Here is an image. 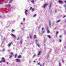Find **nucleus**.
Returning a JSON list of instances; mask_svg holds the SVG:
<instances>
[{
	"label": "nucleus",
	"instance_id": "10",
	"mask_svg": "<svg viewBox=\"0 0 66 66\" xmlns=\"http://www.w3.org/2000/svg\"><path fill=\"white\" fill-rule=\"evenodd\" d=\"M11 36H12V37H16V36H15V35L13 34L11 35Z\"/></svg>",
	"mask_w": 66,
	"mask_h": 66
},
{
	"label": "nucleus",
	"instance_id": "57",
	"mask_svg": "<svg viewBox=\"0 0 66 66\" xmlns=\"http://www.w3.org/2000/svg\"><path fill=\"white\" fill-rule=\"evenodd\" d=\"M6 27L7 28V27H6Z\"/></svg>",
	"mask_w": 66,
	"mask_h": 66
},
{
	"label": "nucleus",
	"instance_id": "7",
	"mask_svg": "<svg viewBox=\"0 0 66 66\" xmlns=\"http://www.w3.org/2000/svg\"><path fill=\"white\" fill-rule=\"evenodd\" d=\"M42 53L41 51H39V53L38 54V55H39V56L40 55V53Z\"/></svg>",
	"mask_w": 66,
	"mask_h": 66
},
{
	"label": "nucleus",
	"instance_id": "34",
	"mask_svg": "<svg viewBox=\"0 0 66 66\" xmlns=\"http://www.w3.org/2000/svg\"><path fill=\"white\" fill-rule=\"evenodd\" d=\"M38 41V40H36V42H37Z\"/></svg>",
	"mask_w": 66,
	"mask_h": 66
},
{
	"label": "nucleus",
	"instance_id": "37",
	"mask_svg": "<svg viewBox=\"0 0 66 66\" xmlns=\"http://www.w3.org/2000/svg\"><path fill=\"white\" fill-rule=\"evenodd\" d=\"M66 15H64L63 16V18H65V17H66Z\"/></svg>",
	"mask_w": 66,
	"mask_h": 66
},
{
	"label": "nucleus",
	"instance_id": "24",
	"mask_svg": "<svg viewBox=\"0 0 66 66\" xmlns=\"http://www.w3.org/2000/svg\"><path fill=\"white\" fill-rule=\"evenodd\" d=\"M48 55H47L46 57V59H48Z\"/></svg>",
	"mask_w": 66,
	"mask_h": 66
},
{
	"label": "nucleus",
	"instance_id": "47",
	"mask_svg": "<svg viewBox=\"0 0 66 66\" xmlns=\"http://www.w3.org/2000/svg\"><path fill=\"white\" fill-rule=\"evenodd\" d=\"M11 53V55H12V54H13V53Z\"/></svg>",
	"mask_w": 66,
	"mask_h": 66
},
{
	"label": "nucleus",
	"instance_id": "16",
	"mask_svg": "<svg viewBox=\"0 0 66 66\" xmlns=\"http://www.w3.org/2000/svg\"><path fill=\"white\" fill-rule=\"evenodd\" d=\"M34 38H36V35H34Z\"/></svg>",
	"mask_w": 66,
	"mask_h": 66
},
{
	"label": "nucleus",
	"instance_id": "3",
	"mask_svg": "<svg viewBox=\"0 0 66 66\" xmlns=\"http://www.w3.org/2000/svg\"><path fill=\"white\" fill-rule=\"evenodd\" d=\"M11 5H10V4H9V5H5V7H11Z\"/></svg>",
	"mask_w": 66,
	"mask_h": 66
},
{
	"label": "nucleus",
	"instance_id": "5",
	"mask_svg": "<svg viewBox=\"0 0 66 66\" xmlns=\"http://www.w3.org/2000/svg\"><path fill=\"white\" fill-rule=\"evenodd\" d=\"M27 10H26L25 11V14L26 16H27Z\"/></svg>",
	"mask_w": 66,
	"mask_h": 66
},
{
	"label": "nucleus",
	"instance_id": "48",
	"mask_svg": "<svg viewBox=\"0 0 66 66\" xmlns=\"http://www.w3.org/2000/svg\"><path fill=\"white\" fill-rule=\"evenodd\" d=\"M1 17H2L0 15V18H1Z\"/></svg>",
	"mask_w": 66,
	"mask_h": 66
},
{
	"label": "nucleus",
	"instance_id": "11",
	"mask_svg": "<svg viewBox=\"0 0 66 66\" xmlns=\"http://www.w3.org/2000/svg\"><path fill=\"white\" fill-rule=\"evenodd\" d=\"M52 5V3H51L50 4V5H49V8H51V5Z\"/></svg>",
	"mask_w": 66,
	"mask_h": 66
},
{
	"label": "nucleus",
	"instance_id": "13",
	"mask_svg": "<svg viewBox=\"0 0 66 66\" xmlns=\"http://www.w3.org/2000/svg\"><path fill=\"white\" fill-rule=\"evenodd\" d=\"M47 36L48 37V38H51V37H50V36L49 35H47Z\"/></svg>",
	"mask_w": 66,
	"mask_h": 66
},
{
	"label": "nucleus",
	"instance_id": "6",
	"mask_svg": "<svg viewBox=\"0 0 66 66\" xmlns=\"http://www.w3.org/2000/svg\"><path fill=\"white\" fill-rule=\"evenodd\" d=\"M47 33H48V34H49L50 33V31L49 30L47 29Z\"/></svg>",
	"mask_w": 66,
	"mask_h": 66
},
{
	"label": "nucleus",
	"instance_id": "31",
	"mask_svg": "<svg viewBox=\"0 0 66 66\" xmlns=\"http://www.w3.org/2000/svg\"><path fill=\"white\" fill-rule=\"evenodd\" d=\"M20 44H22V42L21 41H20Z\"/></svg>",
	"mask_w": 66,
	"mask_h": 66
},
{
	"label": "nucleus",
	"instance_id": "40",
	"mask_svg": "<svg viewBox=\"0 0 66 66\" xmlns=\"http://www.w3.org/2000/svg\"><path fill=\"white\" fill-rule=\"evenodd\" d=\"M37 46H38V47H39L40 46H39V45H37Z\"/></svg>",
	"mask_w": 66,
	"mask_h": 66
},
{
	"label": "nucleus",
	"instance_id": "18",
	"mask_svg": "<svg viewBox=\"0 0 66 66\" xmlns=\"http://www.w3.org/2000/svg\"><path fill=\"white\" fill-rule=\"evenodd\" d=\"M11 44H12V43H10L9 44H8V47H9V46H10L11 45Z\"/></svg>",
	"mask_w": 66,
	"mask_h": 66
},
{
	"label": "nucleus",
	"instance_id": "36",
	"mask_svg": "<svg viewBox=\"0 0 66 66\" xmlns=\"http://www.w3.org/2000/svg\"><path fill=\"white\" fill-rule=\"evenodd\" d=\"M59 42H60V43H61V40L60 39L59 40Z\"/></svg>",
	"mask_w": 66,
	"mask_h": 66
},
{
	"label": "nucleus",
	"instance_id": "20",
	"mask_svg": "<svg viewBox=\"0 0 66 66\" xmlns=\"http://www.w3.org/2000/svg\"><path fill=\"white\" fill-rule=\"evenodd\" d=\"M29 38L30 39H32V36H31V35H30L29 36Z\"/></svg>",
	"mask_w": 66,
	"mask_h": 66
},
{
	"label": "nucleus",
	"instance_id": "38",
	"mask_svg": "<svg viewBox=\"0 0 66 66\" xmlns=\"http://www.w3.org/2000/svg\"><path fill=\"white\" fill-rule=\"evenodd\" d=\"M22 30H23V31H24V29L23 28H22Z\"/></svg>",
	"mask_w": 66,
	"mask_h": 66
},
{
	"label": "nucleus",
	"instance_id": "21",
	"mask_svg": "<svg viewBox=\"0 0 66 66\" xmlns=\"http://www.w3.org/2000/svg\"><path fill=\"white\" fill-rule=\"evenodd\" d=\"M64 60H62V62L63 63H64Z\"/></svg>",
	"mask_w": 66,
	"mask_h": 66
},
{
	"label": "nucleus",
	"instance_id": "9",
	"mask_svg": "<svg viewBox=\"0 0 66 66\" xmlns=\"http://www.w3.org/2000/svg\"><path fill=\"white\" fill-rule=\"evenodd\" d=\"M31 2L32 3H33V4H34V0H32Z\"/></svg>",
	"mask_w": 66,
	"mask_h": 66
},
{
	"label": "nucleus",
	"instance_id": "39",
	"mask_svg": "<svg viewBox=\"0 0 66 66\" xmlns=\"http://www.w3.org/2000/svg\"><path fill=\"white\" fill-rule=\"evenodd\" d=\"M20 24H23V22H21V23H20Z\"/></svg>",
	"mask_w": 66,
	"mask_h": 66
},
{
	"label": "nucleus",
	"instance_id": "12",
	"mask_svg": "<svg viewBox=\"0 0 66 66\" xmlns=\"http://www.w3.org/2000/svg\"><path fill=\"white\" fill-rule=\"evenodd\" d=\"M13 1V0H10L9 2V3H11V2H12Z\"/></svg>",
	"mask_w": 66,
	"mask_h": 66
},
{
	"label": "nucleus",
	"instance_id": "44",
	"mask_svg": "<svg viewBox=\"0 0 66 66\" xmlns=\"http://www.w3.org/2000/svg\"><path fill=\"white\" fill-rule=\"evenodd\" d=\"M19 38H18L17 39V40H19Z\"/></svg>",
	"mask_w": 66,
	"mask_h": 66
},
{
	"label": "nucleus",
	"instance_id": "53",
	"mask_svg": "<svg viewBox=\"0 0 66 66\" xmlns=\"http://www.w3.org/2000/svg\"><path fill=\"white\" fill-rule=\"evenodd\" d=\"M65 21V22H66V20H65V21Z\"/></svg>",
	"mask_w": 66,
	"mask_h": 66
},
{
	"label": "nucleus",
	"instance_id": "14",
	"mask_svg": "<svg viewBox=\"0 0 66 66\" xmlns=\"http://www.w3.org/2000/svg\"><path fill=\"white\" fill-rule=\"evenodd\" d=\"M60 20H58L56 22V23H58L59 22H60Z\"/></svg>",
	"mask_w": 66,
	"mask_h": 66
},
{
	"label": "nucleus",
	"instance_id": "42",
	"mask_svg": "<svg viewBox=\"0 0 66 66\" xmlns=\"http://www.w3.org/2000/svg\"><path fill=\"white\" fill-rule=\"evenodd\" d=\"M4 51V49H3V51Z\"/></svg>",
	"mask_w": 66,
	"mask_h": 66
},
{
	"label": "nucleus",
	"instance_id": "22",
	"mask_svg": "<svg viewBox=\"0 0 66 66\" xmlns=\"http://www.w3.org/2000/svg\"><path fill=\"white\" fill-rule=\"evenodd\" d=\"M34 11V9H32V10H31V12H33Z\"/></svg>",
	"mask_w": 66,
	"mask_h": 66
},
{
	"label": "nucleus",
	"instance_id": "55",
	"mask_svg": "<svg viewBox=\"0 0 66 66\" xmlns=\"http://www.w3.org/2000/svg\"><path fill=\"white\" fill-rule=\"evenodd\" d=\"M64 48H66V47H65V46H64Z\"/></svg>",
	"mask_w": 66,
	"mask_h": 66
},
{
	"label": "nucleus",
	"instance_id": "26",
	"mask_svg": "<svg viewBox=\"0 0 66 66\" xmlns=\"http://www.w3.org/2000/svg\"><path fill=\"white\" fill-rule=\"evenodd\" d=\"M40 62H39L38 63V65H40Z\"/></svg>",
	"mask_w": 66,
	"mask_h": 66
},
{
	"label": "nucleus",
	"instance_id": "56",
	"mask_svg": "<svg viewBox=\"0 0 66 66\" xmlns=\"http://www.w3.org/2000/svg\"><path fill=\"white\" fill-rule=\"evenodd\" d=\"M1 2V1L0 0V2Z\"/></svg>",
	"mask_w": 66,
	"mask_h": 66
},
{
	"label": "nucleus",
	"instance_id": "45",
	"mask_svg": "<svg viewBox=\"0 0 66 66\" xmlns=\"http://www.w3.org/2000/svg\"><path fill=\"white\" fill-rule=\"evenodd\" d=\"M61 37H62V36H60L59 37L61 38Z\"/></svg>",
	"mask_w": 66,
	"mask_h": 66
},
{
	"label": "nucleus",
	"instance_id": "43",
	"mask_svg": "<svg viewBox=\"0 0 66 66\" xmlns=\"http://www.w3.org/2000/svg\"><path fill=\"white\" fill-rule=\"evenodd\" d=\"M2 61H0V63H2Z\"/></svg>",
	"mask_w": 66,
	"mask_h": 66
},
{
	"label": "nucleus",
	"instance_id": "1",
	"mask_svg": "<svg viewBox=\"0 0 66 66\" xmlns=\"http://www.w3.org/2000/svg\"><path fill=\"white\" fill-rule=\"evenodd\" d=\"M1 59L2 60V62H3V63H4L5 62V59H4V58L3 57Z\"/></svg>",
	"mask_w": 66,
	"mask_h": 66
},
{
	"label": "nucleus",
	"instance_id": "27",
	"mask_svg": "<svg viewBox=\"0 0 66 66\" xmlns=\"http://www.w3.org/2000/svg\"><path fill=\"white\" fill-rule=\"evenodd\" d=\"M16 56H17V54H16L14 56V58H16Z\"/></svg>",
	"mask_w": 66,
	"mask_h": 66
},
{
	"label": "nucleus",
	"instance_id": "54",
	"mask_svg": "<svg viewBox=\"0 0 66 66\" xmlns=\"http://www.w3.org/2000/svg\"><path fill=\"white\" fill-rule=\"evenodd\" d=\"M1 4V3L0 2V5Z\"/></svg>",
	"mask_w": 66,
	"mask_h": 66
},
{
	"label": "nucleus",
	"instance_id": "52",
	"mask_svg": "<svg viewBox=\"0 0 66 66\" xmlns=\"http://www.w3.org/2000/svg\"><path fill=\"white\" fill-rule=\"evenodd\" d=\"M56 12V10L55 11V12Z\"/></svg>",
	"mask_w": 66,
	"mask_h": 66
},
{
	"label": "nucleus",
	"instance_id": "41",
	"mask_svg": "<svg viewBox=\"0 0 66 66\" xmlns=\"http://www.w3.org/2000/svg\"><path fill=\"white\" fill-rule=\"evenodd\" d=\"M12 56L11 55L10 56V58H11V57H12Z\"/></svg>",
	"mask_w": 66,
	"mask_h": 66
},
{
	"label": "nucleus",
	"instance_id": "32",
	"mask_svg": "<svg viewBox=\"0 0 66 66\" xmlns=\"http://www.w3.org/2000/svg\"><path fill=\"white\" fill-rule=\"evenodd\" d=\"M35 55H36V54H34V55H33V57H35Z\"/></svg>",
	"mask_w": 66,
	"mask_h": 66
},
{
	"label": "nucleus",
	"instance_id": "8",
	"mask_svg": "<svg viewBox=\"0 0 66 66\" xmlns=\"http://www.w3.org/2000/svg\"><path fill=\"white\" fill-rule=\"evenodd\" d=\"M58 2L59 3H63V2L61 0H59L58 1Z\"/></svg>",
	"mask_w": 66,
	"mask_h": 66
},
{
	"label": "nucleus",
	"instance_id": "2",
	"mask_svg": "<svg viewBox=\"0 0 66 66\" xmlns=\"http://www.w3.org/2000/svg\"><path fill=\"white\" fill-rule=\"evenodd\" d=\"M47 5H48V3H46V4H45L43 6V7L44 8H45V7H46Z\"/></svg>",
	"mask_w": 66,
	"mask_h": 66
},
{
	"label": "nucleus",
	"instance_id": "15",
	"mask_svg": "<svg viewBox=\"0 0 66 66\" xmlns=\"http://www.w3.org/2000/svg\"><path fill=\"white\" fill-rule=\"evenodd\" d=\"M18 58H20L21 57V55H20L18 56Z\"/></svg>",
	"mask_w": 66,
	"mask_h": 66
},
{
	"label": "nucleus",
	"instance_id": "33",
	"mask_svg": "<svg viewBox=\"0 0 66 66\" xmlns=\"http://www.w3.org/2000/svg\"><path fill=\"white\" fill-rule=\"evenodd\" d=\"M44 29V27H42V31H43V29Z\"/></svg>",
	"mask_w": 66,
	"mask_h": 66
},
{
	"label": "nucleus",
	"instance_id": "35",
	"mask_svg": "<svg viewBox=\"0 0 66 66\" xmlns=\"http://www.w3.org/2000/svg\"><path fill=\"white\" fill-rule=\"evenodd\" d=\"M59 66H61V63H59Z\"/></svg>",
	"mask_w": 66,
	"mask_h": 66
},
{
	"label": "nucleus",
	"instance_id": "46",
	"mask_svg": "<svg viewBox=\"0 0 66 66\" xmlns=\"http://www.w3.org/2000/svg\"><path fill=\"white\" fill-rule=\"evenodd\" d=\"M6 64H9V63L8 62H7Z\"/></svg>",
	"mask_w": 66,
	"mask_h": 66
},
{
	"label": "nucleus",
	"instance_id": "28",
	"mask_svg": "<svg viewBox=\"0 0 66 66\" xmlns=\"http://www.w3.org/2000/svg\"><path fill=\"white\" fill-rule=\"evenodd\" d=\"M42 31V33H45V31Z\"/></svg>",
	"mask_w": 66,
	"mask_h": 66
},
{
	"label": "nucleus",
	"instance_id": "50",
	"mask_svg": "<svg viewBox=\"0 0 66 66\" xmlns=\"http://www.w3.org/2000/svg\"><path fill=\"white\" fill-rule=\"evenodd\" d=\"M35 62V61L34 60V62Z\"/></svg>",
	"mask_w": 66,
	"mask_h": 66
},
{
	"label": "nucleus",
	"instance_id": "25",
	"mask_svg": "<svg viewBox=\"0 0 66 66\" xmlns=\"http://www.w3.org/2000/svg\"><path fill=\"white\" fill-rule=\"evenodd\" d=\"M15 31V30L14 29H12V32H14Z\"/></svg>",
	"mask_w": 66,
	"mask_h": 66
},
{
	"label": "nucleus",
	"instance_id": "19",
	"mask_svg": "<svg viewBox=\"0 0 66 66\" xmlns=\"http://www.w3.org/2000/svg\"><path fill=\"white\" fill-rule=\"evenodd\" d=\"M58 33H59V32H58V31H57V32H56V36H57V34H58Z\"/></svg>",
	"mask_w": 66,
	"mask_h": 66
},
{
	"label": "nucleus",
	"instance_id": "49",
	"mask_svg": "<svg viewBox=\"0 0 66 66\" xmlns=\"http://www.w3.org/2000/svg\"><path fill=\"white\" fill-rule=\"evenodd\" d=\"M64 7H65V5H64Z\"/></svg>",
	"mask_w": 66,
	"mask_h": 66
},
{
	"label": "nucleus",
	"instance_id": "23",
	"mask_svg": "<svg viewBox=\"0 0 66 66\" xmlns=\"http://www.w3.org/2000/svg\"><path fill=\"white\" fill-rule=\"evenodd\" d=\"M33 9H32V7H30V10H32Z\"/></svg>",
	"mask_w": 66,
	"mask_h": 66
},
{
	"label": "nucleus",
	"instance_id": "51",
	"mask_svg": "<svg viewBox=\"0 0 66 66\" xmlns=\"http://www.w3.org/2000/svg\"><path fill=\"white\" fill-rule=\"evenodd\" d=\"M40 66H42V65H41V64H40Z\"/></svg>",
	"mask_w": 66,
	"mask_h": 66
},
{
	"label": "nucleus",
	"instance_id": "30",
	"mask_svg": "<svg viewBox=\"0 0 66 66\" xmlns=\"http://www.w3.org/2000/svg\"><path fill=\"white\" fill-rule=\"evenodd\" d=\"M25 20V18H23V21H24V20Z\"/></svg>",
	"mask_w": 66,
	"mask_h": 66
},
{
	"label": "nucleus",
	"instance_id": "29",
	"mask_svg": "<svg viewBox=\"0 0 66 66\" xmlns=\"http://www.w3.org/2000/svg\"><path fill=\"white\" fill-rule=\"evenodd\" d=\"M49 25H50L51 24V23L50 22H50H49Z\"/></svg>",
	"mask_w": 66,
	"mask_h": 66
},
{
	"label": "nucleus",
	"instance_id": "4",
	"mask_svg": "<svg viewBox=\"0 0 66 66\" xmlns=\"http://www.w3.org/2000/svg\"><path fill=\"white\" fill-rule=\"evenodd\" d=\"M20 60L18 59H17L16 60V62H20Z\"/></svg>",
	"mask_w": 66,
	"mask_h": 66
},
{
	"label": "nucleus",
	"instance_id": "17",
	"mask_svg": "<svg viewBox=\"0 0 66 66\" xmlns=\"http://www.w3.org/2000/svg\"><path fill=\"white\" fill-rule=\"evenodd\" d=\"M36 14H35L33 16V17H36Z\"/></svg>",
	"mask_w": 66,
	"mask_h": 66
}]
</instances>
